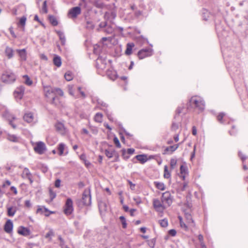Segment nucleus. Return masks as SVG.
Listing matches in <instances>:
<instances>
[{
    "instance_id": "obj_1",
    "label": "nucleus",
    "mask_w": 248,
    "mask_h": 248,
    "mask_svg": "<svg viewBox=\"0 0 248 248\" xmlns=\"http://www.w3.org/2000/svg\"><path fill=\"white\" fill-rule=\"evenodd\" d=\"M44 91L47 101L52 104L57 105L59 99L55 95V88L48 86H44Z\"/></svg>"
},
{
    "instance_id": "obj_2",
    "label": "nucleus",
    "mask_w": 248,
    "mask_h": 248,
    "mask_svg": "<svg viewBox=\"0 0 248 248\" xmlns=\"http://www.w3.org/2000/svg\"><path fill=\"white\" fill-rule=\"evenodd\" d=\"M190 105L200 111L204 109V102L199 97H192L190 100Z\"/></svg>"
},
{
    "instance_id": "obj_3",
    "label": "nucleus",
    "mask_w": 248,
    "mask_h": 248,
    "mask_svg": "<svg viewBox=\"0 0 248 248\" xmlns=\"http://www.w3.org/2000/svg\"><path fill=\"white\" fill-rule=\"evenodd\" d=\"M16 79V75L11 71H5L1 76L2 81L6 84L12 83Z\"/></svg>"
},
{
    "instance_id": "obj_4",
    "label": "nucleus",
    "mask_w": 248,
    "mask_h": 248,
    "mask_svg": "<svg viewBox=\"0 0 248 248\" xmlns=\"http://www.w3.org/2000/svg\"><path fill=\"white\" fill-rule=\"evenodd\" d=\"M33 149L35 153L39 154H43L46 150V147L44 142L38 141L33 144Z\"/></svg>"
},
{
    "instance_id": "obj_5",
    "label": "nucleus",
    "mask_w": 248,
    "mask_h": 248,
    "mask_svg": "<svg viewBox=\"0 0 248 248\" xmlns=\"http://www.w3.org/2000/svg\"><path fill=\"white\" fill-rule=\"evenodd\" d=\"M162 202L166 207L170 206L172 202V198L170 192L166 191L162 194L161 197Z\"/></svg>"
},
{
    "instance_id": "obj_6",
    "label": "nucleus",
    "mask_w": 248,
    "mask_h": 248,
    "mask_svg": "<svg viewBox=\"0 0 248 248\" xmlns=\"http://www.w3.org/2000/svg\"><path fill=\"white\" fill-rule=\"evenodd\" d=\"M73 202L70 198H68L66 201L64 212L66 215H71L73 211Z\"/></svg>"
},
{
    "instance_id": "obj_7",
    "label": "nucleus",
    "mask_w": 248,
    "mask_h": 248,
    "mask_svg": "<svg viewBox=\"0 0 248 248\" xmlns=\"http://www.w3.org/2000/svg\"><path fill=\"white\" fill-rule=\"evenodd\" d=\"M153 55V51L151 48L142 49L140 50L138 53V56L140 59H143L146 57H150Z\"/></svg>"
},
{
    "instance_id": "obj_8",
    "label": "nucleus",
    "mask_w": 248,
    "mask_h": 248,
    "mask_svg": "<svg viewBox=\"0 0 248 248\" xmlns=\"http://www.w3.org/2000/svg\"><path fill=\"white\" fill-rule=\"evenodd\" d=\"M153 206L155 210L157 212H162L166 207L164 204L158 199L153 200Z\"/></svg>"
},
{
    "instance_id": "obj_9",
    "label": "nucleus",
    "mask_w": 248,
    "mask_h": 248,
    "mask_svg": "<svg viewBox=\"0 0 248 248\" xmlns=\"http://www.w3.org/2000/svg\"><path fill=\"white\" fill-rule=\"evenodd\" d=\"M81 13V9L79 7L77 6L71 8L68 12V16L69 18H75Z\"/></svg>"
},
{
    "instance_id": "obj_10",
    "label": "nucleus",
    "mask_w": 248,
    "mask_h": 248,
    "mask_svg": "<svg viewBox=\"0 0 248 248\" xmlns=\"http://www.w3.org/2000/svg\"><path fill=\"white\" fill-rule=\"evenodd\" d=\"M82 202L85 205L91 204V197L90 195V191L88 190H85L83 193Z\"/></svg>"
},
{
    "instance_id": "obj_11",
    "label": "nucleus",
    "mask_w": 248,
    "mask_h": 248,
    "mask_svg": "<svg viewBox=\"0 0 248 248\" xmlns=\"http://www.w3.org/2000/svg\"><path fill=\"white\" fill-rule=\"evenodd\" d=\"M25 88L23 86L17 87L14 92V96L16 99L22 98L24 93Z\"/></svg>"
},
{
    "instance_id": "obj_12",
    "label": "nucleus",
    "mask_w": 248,
    "mask_h": 248,
    "mask_svg": "<svg viewBox=\"0 0 248 248\" xmlns=\"http://www.w3.org/2000/svg\"><path fill=\"white\" fill-rule=\"evenodd\" d=\"M31 174L28 168H24L22 173L21 174V176L24 179H28L29 181L31 184H32L33 182V181L31 178Z\"/></svg>"
},
{
    "instance_id": "obj_13",
    "label": "nucleus",
    "mask_w": 248,
    "mask_h": 248,
    "mask_svg": "<svg viewBox=\"0 0 248 248\" xmlns=\"http://www.w3.org/2000/svg\"><path fill=\"white\" fill-rule=\"evenodd\" d=\"M3 116L8 120L9 124L12 126V127L15 129L16 128V125L13 123L12 120H15L16 117L14 115L10 114L8 111H6L3 114Z\"/></svg>"
},
{
    "instance_id": "obj_14",
    "label": "nucleus",
    "mask_w": 248,
    "mask_h": 248,
    "mask_svg": "<svg viewBox=\"0 0 248 248\" xmlns=\"http://www.w3.org/2000/svg\"><path fill=\"white\" fill-rule=\"evenodd\" d=\"M13 229V223L10 219H8L5 223L4 227V231L8 233H10L12 232Z\"/></svg>"
},
{
    "instance_id": "obj_15",
    "label": "nucleus",
    "mask_w": 248,
    "mask_h": 248,
    "mask_svg": "<svg viewBox=\"0 0 248 248\" xmlns=\"http://www.w3.org/2000/svg\"><path fill=\"white\" fill-rule=\"evenodd\" d=\"M55 127L57 131L61 134L64 135L66 133V130L62 123L58 122L55 125Z\"/></svg>"
},
{
    "instance_id": "obj_16",
    "label": "nucleus",
    "mask_w": 248,
    "mask_h": 248,
    "mask_svg": "<svg viewBox=\"0 0 248 248\" xmlns=\"http://www.w3.org/2000/svg\"><path fill=\"white\" fill-rule=\"evenodd\" d=\"M17 232L19 234L23 236H28L30 234V230L22 226H20Z\"/></svg>"
},
{
    "instance_id": "obj_17",
    "label": "nucleus",
    "mask_w": 248,
    "mask_h": 248,
    "mask_svg": "<svg viewBox=\"0 0 248 248\" xmlns=\"http://www.w3.org/2000/svg\"><path fill=\"white\" fill-rule=\"evenodd\" d=\"M23 119L25 121L27 122V123H31L33 122L34 119V116L32 113L29 112L25 114Z\"/></svg>"
},
{
    "instance_id": "obj_18",
    "label": "nucleus",
    "mask_w": 248,
    "mask_h": 248,
    "mask_svg": "<svg viewBox=\"0 0 248 248\" xmlns=\"http://www.w3.org/2000/svg\"><path fill=\"white\" fill-rule=\"evenodd\" d=\"M16 51L22 60L25 61L26 60L27 54L25 49H17Z\"/></svg>"
},
{
    "instance_id": "obj_19",
    "label": "nucleus",
    "mask_w": 248,
    "mask_h": 248,
    "mask_svg": "<svg viewBox=\"0 0 248 248\" xmlns=\"http://www.w3.org/2000/svg\"><path fill=\"white\" fill-rule=\"evenodd\" d=\"M37 213H40L41 214H44L45 216L48 217L50 214H52L54 212H51V211H49V210L46 208H44V209L40 208H38L37 210Z\"/></svg>"
},
{
    "instance_id": "obj_20",
    "label": "nucleus",
    "mask_w": 248,
    "mask_h": 248,
    "mask_svg": "<svg viewBox=\"0 0 248 248\" xmlns=\"http://www.w3.org/2000/svg\"><path fill=\"white\" fill-rule=\"evenodd\" d=\"M137 159L141 164H143L147 161V156L145 155H140L136 156Z\"/></svg>"
},
{
    "instance_id": "obj_21",
    "label": "nucleus",
    "mask_w": 248,
    "mask_h": 248,
    "mask_svg": "<svg viewBox=\"0 0 248 248\" xmlns=\"http://www.w3.org/2000/svg\"><path fill=\"white\" fill-rule=\"evenodd\" d=\"M16 211V207H10L7 208V215L9 217H13Z\"/></svg>"
},
{
    "instance_id": "obj_22",
    "label": "nucleus",
    "mask_w": 248,
    "mask_h": 248,
    "mask_svg": "<svg viewBox=\"0 0 248 248\" xmlns=\"http://www.w3.org/2000/svg\"><path fill=\"white\" fill-rule=\"evenodd\" d=\"M53 63L57 67L61 66L62 64L61 57L58 56H55L53 58Z\"/></svg>"
},
{
    "instance_id": "obj_23",
    "label": "nucleus",
    "mask_w": 248,
    "mask_h": 248,
    "mask_svg": "<svg viewBox=\"0 0 248 248\" xmlns=\"http://www.w3.org/2000/svg\"><path fill=\"white\" fill-rule=\"evenodd\" d=\"M134 46V44L133 43H128L126 46V49L125 51V54L127 55H129L132 53V50L133 47Z\"/></svg>"
},
{
    "instance_id": "obj_24",
    "label": "nucleus",
    "mask_w": 248,
    "mask_h": 248,
    "mask_svg": "<svg viewBox=\"0 0 248 248\" xmlns=\"http://www.w3.org/2000/svg\"><path fill=\"white\" fill-rule=\"evenodd\" d=\"M5 54L9 59H10L13 56V50L12 48L7 46L5 50Z\"/></svg>"
},
{
    "instance_id": "obj_25",
    "label": "nucleus",
    "mask_w": 248,
    "mask_h": 248,
    "mask_svg": "<svg viewBox=\"0 0 248 248\" xmlns=\"http://www.w3.org/2000/svg\"><path fill=\"white\" fill-rule=\"evenodd\" d=\"M115 153V151L113 149H107L105 150V155L109 158H111Z\"/></svg>"
},
{
    "instance_id": "obj_26",
    "label": "nucleus",
    "mask_w": 248,
    "mask_h": 248,
    "mask_svg": "<svg viewBox=\"0 0 248 248\" xmlns=\"http://www.w3.org/2000/svg\"><path fill=\"white\" fill-rule=\"evenodd\" d=\"M26 17L24 16L21 17L19 20L18 25L21 26L22 30H24V27L26 24Z\"/></svg>"
},
{
    "instance_id": "obj_27",
    "label": "nucleus",
    "mask_w": 248,
    "mask_h": 248,
    "mask_svg": "<svg viewBox=\"0 0 248 248\" xmlns=\"http://www.w3.org/2000/svg\"><path fill=\"white\" fill-rule=\"evenodd\" d=\"M107 76L111 80H115L116 78V75L115 72H112L111 71H108L107 72Z\"/></svg>"
},
{
    "instance_id": "obj_28",
    "label": "nucleus",
    "mask_w": 248,
    "mask_h": 248,
    "mask_svg": "<svg viewBox=\"0 0 248 248\" xmlns=\"http://www.w3.org/2000/svg\"><path fill=\"white\" fill-rule=\"evenodd\" d=\"M103 115L100 113H97L94 118V121L98 123H101L102 121Z\"/></svg>"
},
{
    "instance_id": "obj_29",
    "label": "nucleus",
    "mask_w": 248,
    "mask_h": 248,
    "mask_svg": "<svg viewBox=\"0 0 248 248\" xmlns=\"http://www.w3.org/2000/svg\"><path fill=\"white\" fill-rule=\"evenodd\" d=\"M65 145L62 143H60L58 146L59 154L62 155L63 154V151L65 148Z\"/></svg>"
},
{
    "instance_id": "obj_30",
    "label": "nucleus",
    "mask_w": 248,
    "mask_h": 248,
    "mask_svg": "<svg viewBox=\"0 0 248 248\" xmlns=\"http://www.w3.org/2000/svg\"><path fill=\"white\" fill-rule=\"evenodd\" d=\"M154 183L156 188L158 189L161 190H164L165 189V186L163 183L155 182Z\"/></svg>"
},
{
    "instance_id": "obj_31",
    "label": "nucleus",
    "mask_w": 248,
    "mask_h": 248,
    "mask_svg": "<svg viewBox=\"0 0 248 248\" xmlns=\"http://www.w3.org/2000/svg\"><path fill=\"white\" fill-rule=\"evenodd\" d=\"M23 78L25 79L24 82L26 85L29 86H31V85H32V81L28 76L24 75L23 76Z\"/></svg>"
},
{
    "instance_id": "obj_32",
    "label": "nucleus",
    "mask_w": 248,
    "mask_h": 248,
    "mask_svg": "<svg viewBox=\"0 0 248 248\" xmlns=\"http://www.w3.org/2000/svg\"><path fill=\"white\" fill-rule=\"evenodd\" d=\"M64 78L67 81H71L73 78V75L71 72L68 71L64 75Z\"/></svg>"
},
{
    "instance_id": "obj_33",
    "label": "nucleus",
    "mask_w": 248,
    "mask_h": 248,
    "mask_svg": "<svg viewBox=\"0 0 248 248\" xmlns=\"http://www.w3.org/2000/svg\"><path fill=\"white\" fill-rule=\"evenodd\" d=\"M225 115L226 114L224 112L219 113L217 116V119L218 121L221 124L223 123V118L225 117Z\"/></svg>"
},
{
    "instance_id": "obj_34",
    "label": "nucleus",
    "mask_w": 248,
    "mask_h": 248,
    "mask_svg": "<svg viewBox=\"0 0 248 248\" xmlns=\"http://www.w3.org/2000/svg\"><path fill=\"white\" fill-rule=\"evenodd\" d=\"M49 20L53 26H56L58 25V21L54 16H49Z\"/></svg>"
},
{
    "instance_id": "obj_35",
    "label": "nucleus",
    "mask_w": 248,
    "mask_h": 248,
    "mask_svg": "<svg viewBox=\"0 0 248 248\" xmlns=\"http://www.w3.org/2000/svg\"><path fill=\"white\" fill-rule=\"evenodd\" d=\"M164 177L165 178H169L170 177V173L168 170L167 166H165L164 167Z\"/></svg>"
},
{
    "instance_id": "obj_36",
    "label": "nucleus",
    "mask_w": 248,
    "mask_h": 248,
    "mask_svg": "<svg viewBox=\"0 0 248 248\" xmlns=\"http://www.w3.org/2000/svg\"><path fill=\"white\" fill-rule=\"evenodd\" d=\"M114 31V29L110 26H108L106 27V29L104 30V31L106 32L108 34H111Z\"/></svg>"
},
{
    "instance_id": "obj_37",
    "label": "nucleus",
    "mask_w": 248,
    "mask_h": 248,
    "mask_svg": "<svg viewBox=\"0 0 248 248\" xmlns=\"http://www.w3.org/2000/svg\"><path fill=\"white\" fill-rule=\"evenodd\" d=\"M7 139L13 142H17L18 140L17 138L14 135H8L7 136Z\"/></svg>"
},
{
    "instance_id": "obj_38",
    "label": "nucleus",
    "mask_w": 248,
    "mask_h": 248,
    "mask_svg": "<svg viewBox=\"0 0 248 248\" xmlns=\"http://www.w3.org/2000/svg\"><path fill=\"white\" fill-rule=\"evenodd\" d=\"M68 93L71 95L73 96L75 98L78 97V96L74 93L73 85L68 86Z\"/></svg>"
},
{
    "instance_id": "obj_39",
    "label": "nucleus",
    "mask_w": 248,
    "mask_h": 248,
    "mask_svg": "<svg viewBox=\"0 0 248 248\" xmlns=\"http://www.w3.org/2000/svg\"><path fill=\"white\" fill-rule=\"evenodd\" d=\"M159 223L162 227H166L168 225V220L166 219L159 220Z\"/></svg>"
},
{
    "instance_id": "obj_40",
    "label": "nucleus",
    "mask_w": 248,
    "mask_h": 248,
    "mask_svg": "<svg viewBox=\"0 0 248 248\" xmlns=\"http://www.w3.org/2000/svg\"><path fill=\"white\" fill-rule=\"evenodd\" d=\"M178 147V144H176L175 145L170 146L166 148V151H170L171 152L175 151Z\"/></svg>"
},
{
    "instance_id": "obj_41",
    "label": "nucleus",
    "mask_w": 248,
    "mask_h": 248,
    "mask_svg": "<svg viewBox=\"0 0 248 248\" xmlns=\"http://www.w3.org/2000/svg\"><path fill=\"white\" fill-rule=\"evenodd\" d=\"M57 94L60 96L63 95V92L60 88H55V95Z\"/></svg>"
},
{
    "instance_id": "obj_42",
    "label": "nucleus",
    "mask_w": 248,
    "mask_h": 248,
    "mask_svg": "<svg viewBox=\"0 0 248 248\" xmlns=\"http://www.w3.org/2000/svg\"><path fill=\"white\" fill-rule=\"evenodd\" d=\"M120 219L122 221L123 227L124 228H125L126 227L127 224L126 223V220H125L124 217V216H121L120 217Z\"/></svg>"
},
{
    "instance_id": "obj_43",
    "label": "nucleus",
    "mask_w": 248,
    "mask_h": 248,
    "mask_svg": "<svg viewBox=\"0 0 248 248\" xmlns=\"http://www.w3.org/2000/svg\"><path fill=\"white\" fill-rule=\"evenodd\" d=\"M99 208L100 211H105L106 210V204L104 202H101L99 204Z\"/></svg>"
},
{
    "instance_id": "obj_44",
    "label": "nucleus",
    "mask_w": 248,
    "mask_h": 248,
    "mask_svg": "<svg viewBox=\"0 0 248 248\" xmlns=\"http://www.w3.org/2000/svg\"><path fill=\"white\" fill-rule=\"evenodd\" d=\"M49 196L51 201H52L56 197V194L51 189H49Z\"/></svg>"
},
{
    "instance_id": "obj_45",
    "label": "nucleus",
    "mask_w": 248,
    "mask_h": 248,
    "mask_svg": "<svg viewBox=\"0 0 248 248\" xmlns=\"http://www.w3.org/2000/svg\"><path fill=\"white\" fill-rule=\"evenodd\" d=\"M177 161L175 159H171L170 161V165L171 169H173L176 165Z\"/></svg>"
},
{
    "instance_id": "obj_46",
    "label": "nucleus",
    "mask_w": 248,
    "mask_h": 248,
    "mask_svg": "<svg viewBox=\"0 0 248 248\" xmlns=\"http://www.w3.org/2000/svg\"><path fill=\"white\" fill-rule=\"evenodd\" d=\"M180 172L182 175L185 174L186 172V167L183 165H181L180 167Z\"/></svg>"
},
{
    "instance_id": "obj_47",
    "label": "nucleus",
    "mask_w": 248,
    "mask_h": 248,
    "mask_svg": "<svg viewBox=\"0 0 248 248\" xmlns=\"http://www.w3.org/2000/svg\"><path fill=\"white\" fill-rule=\"evenodd\" d=\"M179 221H180V226L182 228H184L185 229H187L186 225L184 223V222L182 220V218L180 217H179Z\"/></svg>"
},
{
    "instance_id": "obj_48",
    "label": "nucleus",
    "mask_w": 248,
    "mask_h": 248,
    "mask_svg": "<svg viewBox=\"0 0 248 248\" xmlns=\"http://www.w3.org/2000/svg\"><path fill=\"white\" fill-rule=\"evenodd\" d=\"M54 235V233L52 230H50L46 234L45 236V237L46 238H49V240H51L50 236Z\"/></svg>"
},
{
    "instance_id": "obj_49",
    "label": "nucleus",
    "mask_w": 248,
    "mask_h": 248,
    "mask_svg": "<svg viewBox=\"0 0 248 248\" xmlns=\"http://www.w3.org/2000/svg\"><path fill=\"white\" fill-rule=\"evenodd\" d=\"M186 217L187 220V222L188 223H191L193 222V220H192V217L190 214H186Z\"/></svg>"
},
{
    "instance_id": "obj_50",
    "label": "nucleus",
    "mask_w": 248,
    "mask_h": 248,
    "mask_svg": "<svg viewBox=\"0 0 248 248\" xmlns=\"http://www.w3.org/2000/svg\"><path fill=\"white\" fill-rule=\"evenodd\" d=\"M46 6H47L46 1H44L43 2L42 10L45 13H47V9Z\"/></svg>"
},
{
    "instance_id": "obj_51",
    "label": "nucleus",
    "mask_w": 248,
    "mask_h": 248,
    "mask_svg": "<svg viewBox=\"0 0 248 248\" xmlns=\"http://www.w3.org/2000/svg\"><path fill=\"white\" fill-rule=\"evenodd\" d=\"M114 142L117 147L120 148L121 147V144L117 138L114 139Z\"/></svg>"
},
{
    "instance_id": "obj_52",
    "label": "nucleus",
    "mask_w": 248,
    "mask_h": 248,
    "mask_svg": "<svg viewBox=\"0 0 248 248\" xmlns=\"http://www.w3.org/2000/svg\"><path fill=\"white\" fill-rule=\"evenodd\" d=\"M169 233L171 236H174L176 234V231L174 229H171L169 231Z\"/></svg>"
},
{
    "instance_id": "obj_53",
    "label": "nucleus",
    "mask_w": 248,
    "mask_h": 248,
    "mask_svg": "<svg viewBox=\"0 0 248 248\" xmlns=\"http://www.w3.org/2000/svg\"><path fill=\"white\" fill-rule=\"evenodd\" d=\"M107 22H106V21L102 22L99 24V28H106V27L107 26Z\"/></svg>"
},
{
    "instance_id": "obj_54",
    "label": "nucleus",
    "mask_w": 248,
    "mask_h": 248,
    "mask_svg": "<svg viewBox=\"0 0 248 248\" xmlns=\"http://www.w3.org/2000/svg\"><path fill=\"white\" fill-rule=\"evenodd\" d=\"M198 239L200 242V244H202L203 243V237L202 234L199 235Z\"/></svg>"
},
{
    "instance_id": "obj_55",
    "label": "nucleus",
    "mask_w": 248,
    "mask_h": 248,
    "mask_svg": "<svg viewBox=\"0 0 248 248\" xmlns=\"http://www.w3.org/2000/svg\"><path fill=\"white\" fill-rule=\"evenodd\" d=\"M61 180L60 179H57L56 180L55 183V186L56 187H59L60 186Z\"/></svg>"
},
{
    "instance_id": "obj_56",
    "label": "nucleus",
    "mask_w": 248,
    "mask_h": 248,
    "mask_svg": "<svg viewBox=\"0 0 248 248\" xmlns=\"http://www.w3.org/2000/svg\"><path fill=\"white\" fill-rule=\"evenodd\" d=\"M128 184H129L130 186V188L132 189V190H134L135 189V185L133 184L130 181L128 180Z\"/></svg>"
},
{
    "instance_id": "obj_57",
    "label": "nucleus",
    "mask_w": 248,
    "mask_h": 248,
    "mask_svg": "<svg viewBox=\"0 0 248 248\" xmlns=\"http://www.w3.org/2000/svg\"><path fill=\"white\" fill-rule=\"evenodd\" d=\"M134 152H135V150L133 148L128 149L127 151V154H128L129 155L133 154L134 153Z\"/></svg>"
},
{
    "instance_id": "obj_58",
    "label": "nucleus",
    "mask_w": 248,
    "mask_h": 248,
    "mask_svg": "<svg viewBox=\"0 0 248 248\" xmlns=\"http://www.w3.org/2000/svg\"><path fill=\"white\" fill-rule=\"evenodd\" d=\"M238 155L243 161H244L246 159V157L244 155H243L240 152H239Z\"/></svg>"
},
{
    "instance_id": "obj_59",
    "label": "nucleus",
    "mask_w": 248,
    "mask_h": 248,
    "mask_svg": "<svg viewBox=\"0 0 248 248\" xmlns=\"http://www.w3.org/2000/svg\"><path fill=\"white\" fill-rule=\"evenodd\" d=\"M40 58L44 61H47V57L44 54H41L40 55Z\"/></svg>"
},
{
    "instance_id": "obj_60",
    "label": "nucleus",
    "mask_w": 248,
    "mask_h": 248,
    "mask_svg": "<svg viewBox=\"0 0 248 248\" xmlns=\"http://www.w3.org/2000/svg\"><path fill=\"white\" fill-rule=\"evenodd\" d=\"M11 191H13V192L15 194H16V195L17 194V191L16 190V188L15 186H12L11 187Z\"/></svg>"
},
{
    "instance_id": "obj_61",
    "label": "nucleus",
    "mask_w": 248,
    "mask_h": 248,
    "mask_svg": "<svg viewBox=\"0 0 248 248\" xmlns=\"http://www.w3.org/2000/svg\"><path fill=\"white\" fill-rule=\"evenodd\" d=\"M134 200L135 201V202L137 204H139V203H140L141 202L140 199L139 198H138V197L134 198Z\"/></svg>"
},
{
    "instance_id": "obj_62",
    "label": "nucleus",
    "mask_w": 248,
    "mask_h": 248,
    "mask_svg": "<svg viewBox=\"0 0 248 248\" xmlns=\"http://www.w3.org/2000/svg\"><path fill=\"white\" fill-rule=\"evenodd\" d=\"M11 185V182L9 180H6L5 183L3 185V186L5 187L6 186H10Z\"/></svg>"
},
{
    "instance_id": "obj_63",
    "label": "nucleus",
    "mask_w": 248,
    "mask_h": 248,
    "mask_svg": "<svg viewBox=\"0 0 248 248\" xmlns=\"http://www.w3.org/2000/svg\"><path fill=\"white\" fill-rule=\"evenodd\" d=\"M178 128V125L176 124L173 123L172 125V128L174 130H176Z\"/></svg>"
},
{
    "instance_id": "obj_64",
    "label": "nucleus",
    "mask_w": 248,
    "mask_h": 248,
    "mask_svg": "<svg viewBox=\"0 0 248 248\" xmlns=\"http://www.w3.org/2000/svg\"><path fill=\"white\" fill-rule=\"evenodd\" d=\"M25 205L28 207H30L31 206V203L30 201L29 200L25 201Z\"/></svg>"
}]
</instances>
